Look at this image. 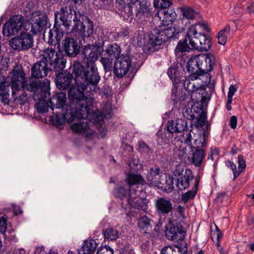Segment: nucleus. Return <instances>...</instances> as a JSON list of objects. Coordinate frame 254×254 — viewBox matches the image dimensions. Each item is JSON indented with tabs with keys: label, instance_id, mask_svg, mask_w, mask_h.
Returning <instances> with one entry per match:
<instances>
[{
	"label": "nucleus",
	"instance_id": "31",
	"mask_svg": "<svg viewBox=\"0 0 254 254\" xmlns=\"http://www.w3.org/2000/svg\"><path fill=\"white\" fill-rule=\"evenodd\" d=\"M205 156L204 150L197 148L192 153L191 157V163L195 167H200Z\"/></svg>",
	"mask_w": 254,
	"mask_h": 254
},
{
	"label": "nucleus",
	"instance_id": "36",
	"mask_svg": "<svg viewBox=\"0 0 254 254\" xmlns=\"http://www.w3.org/2000/svg\"><path fill=\"white\" fill-rule=\"evenodd\" d=\"M42 56L43 58L41 60H44L45 63L46 62L49 66L54 61L55 58H58V54L54 49L48 48L44 51Z\"/></svg>",
	"mask_w": 254,
	"mask_h": 254
},
{
	"label": "nucleus",
	"instance_id": "10",
	"mask_svg": "<svg viewBox=\"0 0 254 254\" xmlns=\"http://www.w3.org/2000/svg\"><path fill=\"white\" fill-rule=\"evenodd\" d=\"M85 91L89 93V89L82 84L75 83V84L69 88L68 91V98L71 105L75 106V109L83 102L85 98Z\"/></svg>",
	"mask_w": 254,
	"mask_h": 254
},
{
	"label": "nucleus",
	"instance_id": "15",
	"mask_svg": "<svg viewBox=\"0 0 254 254\" xmlns=\"http://www.w3.org/2000/svg\"><path fill=\"white\" fill-rule=\"evenodd\" d=\"M127 201V204L131 207L136 208L139 210L146 212L147 208V199L137 196L136 191L129 190L128 197Z\"/></svg>",
	"mask_w": 254,
	"mask_h": 254
},
{
	"label": "nucleus",
	"instance_id": "26",
	"mask_svg": "<svg viewBox=\"0 0 254 254\" xmlns=\"http://www.w3.org/2000/svg\"><path fill=\"white\" fill-rule=\"evenodd\" d=\"M193 178L191 170L186 169L183 176L177 179L176 186L181 190H185L189 188L190 180Z\"/></svg>",
	"mask_w": 254,
	"mask_h": 254
},
{
	"label": "nucleus",
	"instance_id": "19",
	"mask_svg": "<svg viewBox=\"0 0 254 254\" xmlns=\"http://www.w3.org/2000/svg\"><path fill=\"white\" fill-rule=\"evenodd\" d=\"M199 78L197 74H190L188 76L183 83V85L187 91L191 93L190 96L192 99L194 96V94L196 92V90L200 87V84L196 83L195 80Z\"/></svg>",
	"mask_w": 254,
	"mask_h": 254
},
{
	"label": "nucleus",
	"instance_id": "3",
	"mask_svg": "<svg viewBox=\"0 0 254 254\" xmlns=\"http://www.w3.org/2000/svg\"><path fill=\"white\" fill-rule=\"evenodd\" d=\"M179 27L170 26L162 24L157 28L154 29L149 35V39L147 43V50L153 51L155 47L160 46L172 38H177L180 33Z\"/></svg>",
	"mask_w": 254,
	"mask_h": 254
},
{
	"label": "nucleus",
	"instance_id": "63",
	"mask_svg": "<svg viewBox=\"0 0 254 254\" xmlns=\"http://www.w3.org/2000/svg\"><path fill=\"white\" fill-rule=\"evenodd\" d=\"M139 151L142 153H149L150 149L148 146L143 141L138 142Z\"/></svg>",
	"mask_w": 254,
	"mask_h": 254
},
{
	"label": "nucleus",
	"instance_id": "27",
	"mask_svg": "<svg viewBox=\"0 0 254 254\" xmlns=\"http://www.w3.org/2000/svg\"><path fill=\"white\" fill-rule=\"evenodd\" d=\"M49 103L51 109L53 110L54 108H61L64 107L66 101V94L61 92L56 94L49 99Z\"/></svg>",
	"mask_w": 254,
	"mask_h": 254
},
{
	"label": "nucleus",
	"instance_id": "13",
	"mask_svg": "<svg viewBox=\"0 0 254 254\" xmlns=\"http://www.w3.org/2000/svg\"><path fill=\"white\" fill-rule=\"evenodd\" d=\"M160 169L157 167H151L146 176L147 184L150 187L162 188L164 185V179Z\"/></svg>",
	"mask_w": 254,
	"mask_h": 254
},
{
	"label": "nucleus",
	"instance_id": "59",
	"mask_svg": "<svg viewBox=\"0 0 254 254\" xmlns=\"http://www.w3.org/2000/svg\"><path fill=\"white\" fill-rule=\"evenodd\" d=\"M117 193L118 196L122 200L127 197V191L123 187H119L117 189Z\"/></svg>",
	"mask_w": 254,
	"mask_h": 254
},
{
	"label": "nucleus",
	"instance_id": "40",
	"mask_svg": "<svg viewBox=\"0 0 254 254\" xmlns=\"http://www.w3.org/2000/svg\"><path fill=\"white\" fill-rule=\"evenodd\" d=\"M167 74L173 82L174 87L181 82L178 67H170L168 69Z\"/></svg>",
	"mask_w": 254,
	"mask_h": 254
},
{
	"label": "nucleus",
	"instance_id": "34",
	"mask_svg": "<svg viewBox=\"0 0 254 254\" xmlns=\"http://www.w3.org/2000/svg\"><path fill=\"white\" fill-rule=\"evenodd\" d=\"M184 248H185V249L183 252L181 247L178 245L176 247L178 249V251H177L172 246H165L162 249L161 254H187L188 252L187 243H184Z\"/></svg>",
	"mask_w": 254,
	"mask_h": 254
},
{
	"label": "nucleus",
	"instance_id": "29",
	"mask_svg": "<svg viewBox=\"0 0 254 254\" xmlns=\"http://www.w3.org/2000/svg\"><path fill=\"white\" fill-rule=\"evenodd\" d=\"M46 24V17L44 15H39L35 21L32 24L31 31L34 34L41 33L43 30L44 26Z\"/></svg>",
	"mask_w": 254,
	"mask_h": 254
},
{
	"label": "nucleus",
	"instance_id": "23",
	"mask_svg": "<svg viewBox=\"0 0 254 254\" xmlns=\"http://www.w3.org/2000/svg\"><path fill=\"white\" fill-rule=\"evenodd\" d=\"M94 99L91 97H85L83 102L80 103L76 108V110L79 113V118L84 119L91 113L90 108L92 107Z\"/></svg>",
	"mask_w": 254,
	"mask_h": 254
},
{
	"label": "nucleus",
	"instance_id": "22",
	"mask_svg": "<svg viewBox=\"0 0 254 254\" xmlns=\"http://www.w3.org/2000/svg\"><path fill=\"white\" fill-rule=\"evenodd\" d=\"M154 221L146 215L140 217L137 220V227L141 233L151 235L152 228L154 226Z\"/></svg>",
	"mask_w": 254,
	"mask_h": 254
},
{
	"label": "nucleus",
	"instance_id": "62",
	"mask_svg": "<svg viewBox=\"0 0 254 254\" xmlns=\"http://www.w3.org/2000/svg\"><path fill=\"white\" fill-rule=\"evenodd\" d=\"M171 213V217L169 218V222L170 223H173L177 221H181L183 219H180L179 215L176 210H172Z\"/></svg>",
	"mask_w": 254,
	"mask_h": 254
},
{
	"label": "nucleus",
	"instance_id": "12",
	"mask_svg": "<svg viewBox=\"0 0 254 254\" xmlns=\"http://www.w3.org/2000/svg\"><path fill=\"white\" fill-rule=\"evenodd\" d=\"M131 66V58L127 55H122L115 63L114 73L118 78H122L129 71Z\"/></svg>",
	"mask_w": 254,
	"mask_h": 254
},
{
	"label": "nucleus",
	"instance_id": "48",
	"mask_svg": "<svg viewBox=\"0 0 254 254\" xmlns=\"http://www.w3.org/2000/svg\"><path fill=\"white\" fill-rule=\"evenodd\" d=\"M8 91V87L4 85V83L1 82L0 84V99L1 98L3 102L5 103L8 102L9 94Z\"/></svg>",
	"mask_w": 254,
	"mask_h": 254
},
{
	"label": "nucleus",
	"instance_id": "35",
	"mask_svg": "<svg viewBox=\"0 0 254 254\" xmlns=\"http://www.w3.org/2000/svg\"><path fill=\"white\" fill-rule=\"evenodd\" d=\"M120 47L116 43L109 45L105 50V54L111 59H118L121 54Z\"/></svg>",
	"mask_w": 254,
	"mask_h": 254
},
{
	"label": "nucleus",
	"instance_id": "33",
	"mask_svg": "<svg viewBox=\"0 0 254 254\" xmlns=\"http://www.w3.org/2000/svg\"><path fill=\"white\" fill-rule=\"evenodd\" d=\"M180 11L183 18L188 20L194 19L200 17L199 13L190 6H185L180 7Z\"/></svg>",
	"mask_w": 254,
	"mask_h": 254
},
{
	"label": "nucleus",
	"instance_id": "49",
	"mask_svg": "<svg viewBox=\"0 0 254 254\" xmlns=\"http://www.w3.org/2000/svg\"><path fill=\"white\" fill-rule=\"evenodd\" d=\"M113 60L110 57H107L101 58L100 59L101 63L103 65L105 70L110 71L111 70L113 66Z\"/></svg>",
	"mask_w": 254,
	"mask_h": 254
},
{
	"label": "nucleus",
	"instance_id": "43",
	"mask_svg": "<svg viewBox=\"0 0 254 254\" xmlns=\"http://www.w3.org/2000/svg\"><path fill=\"white\" fill-rule=\"evenodd\" d=\"M196 56L191 57L188 61L187 65V70L190 74H197L199 76V73L197 68V63Z\"/></svg>",
	"mask_w": 254,
	"mask_h": 254
},
{
	"label": "nucleus",
	"instance_id": "1",
	"mask_svg": "<svg viewBox=\"0 0 254 254\" xmlns=\"http://www.w3.org/2000/svg\"><path fill=\"white\" fill-rule=\"evenodd\" d=\"M25 75L21 66L15 67L12 70L11 84L14 100L20 105L26 103L28 97L24 90L34 92L35 99L41 100L46 97L50 89V81L45 79L43 82L31 80L27 83Z\"/></svg>",
	"mask_w": 254,
	"mask_h": 254
},
{
	"label": "nucleus",
	"instance_id": "57",
	"mask_svg": "<svg viewBox=\"0 0 254 254\" xmlns=\"http://www.w3.org/2000/svg\"><path fill=\"white\" fill-rule=\"evenodd\" d=\"M174 188L173 179L169 177L165 181L164 189L167 192H171L173 190Z\"/></svg>",
	"mask_w": 254,
	"mask_h": 254
},
{
	"label": "nucleus",
	"instance_id": "2",
	"mask_svg": "<svg viewBox=\"0 0 254 254\" xmlns=\"http://www.w3.org/2000/svg\"><path fill=\"white\" fill-rule=\"evenodd\" d=\"M207 25L205 23H195L191 25L188 30L187 37L191 49L199 51H207L211 46L210 38L203 31H209Z\"/></svg>",
	"mask_w": 254,
	"mask_h": 254
},
{
	"label": "nucleus",
	"instance_id": "42",
	"mask_svg": "<svg viewBox=\"0 0 254 254\" xmlns=\"http://www.w3.org/2000/svg\"><path fill=\"white\" fill-rule=\"evenodd\" d=\"M89 127L87 121H80L78 123H73L71 126V130L76 133H83Z\"/></svg>",
	"mask_w": 254,
	"mask_h": 254
},
{
	"label": "nucleus",
	"instance_id": "61",
	"mask_svg": "<svg viewBox=\"0 0 254 254\" xmlns=\"http://www.w3.org/2000/svg\"><path fill=\"white\" fill-rule=\"evenodd\" d=\"M238 164H239V169L238 171H241V173L245 169L246 167V162L244 159L243 156L242 155H238Z\"/></svg>",
	"mask_w": 254,
	"mask_h": 254
},
{
	"label": "nucleus",
	"instance_id": "47",
	"mask_svg": "<svg viewBox=\"0 0 254 254\" xmlns=\"http://www.w3.org/2000/svg\"><path fill=\"white\" fill-rule=\"evenodd\" d=\"M49 90H49L48 93L46 95V96L49 94ZM46 97L47 96L46 98ZM44 98H45V97H44L43 99L39 100L40 101L35 104V107L38 113H44L48 111L49 108L50 107L49 106V103L41 101L44 99Z\"/></svg>",
	"mask_w": 254,
	"mask_h": 254
},
{
	"label": "nucleus",
	"instance_id": "55",
	"mask_svg": "<svg viewBox=\"0 0 254 254\" xmlns=\"http://www.w3.org/2000/svg\"><path fill=\"white\" fill-rule=\"evenodd\" d=\"M196 194V192L193 191H188L182 195V200L184 202L186 203L190 199L194 198Z\"/></svg>",
	"mask_w": 254,
	"mask_h": 254
},
{
	"label": "nucleus",
	"instance_id": "50",
	"mask_svg": "<svg viewBox=\"0 0 254 254\" xmlns=\"http://www.w3.org/2000/svg\"><path fill=\"white\" fill-rule=\"evenodd\" d=\"M145 35L143 33H138L134 37L133 40V44L136 47H142L145 44Z\"/></svg>",
	"mask_w": 254,
	"mask_h": 254
},
{
	"label": "nucleus",
	"instance_id": "14",
	"mask_svg": "<svg viewBox=\"0 0 254 254\" xmlns=\"http://www.w3.org/2000/svg\"><path fill=\"white\" fill-rule=\"evenodd\" d=\"M177 132H183L181 135V141L188 146L191 145L192 136L191 132L192 129H189L188 121L185 119H177L176 120Z\"/></svg>",
	"mask_w": 254,
	"mask_h": 254
},
{
	"label": "nucleus",
	"instance_id": "17",
	"mask_svg": "<svg viewBox=\"0 0 254 254\" xmlns=\"http://www.w3.org/2000/svg\"><path fill=\"white\" fill-rule=\"evenodd\" d=\"M49 66L44 60L37 61L31 67V77L35 78H42L48 75Z\"/></svg>",
	"mask_w": 254,
	"mask_h": 254
},
{
	"label": "nucleus",
	"instance_id": "38",
	"mask_svg": "<svg viewBox=\"0 0 254 254\" xmlns=\"http://www.w3.org/2000/svg\"><path fill=\"white\" fill-rule=\"evenodd\" d=\"M49 65L50 66L49 67L51 70L60 74L65 66V61L62 59L55 58L54 61L52 62V64H50Z\"/></svg>",
	"mask_w": 254,
	"mask_h": 254
},
{
	"label": "nucleus",
	"instance_id": "51",
	"mask_svg": "<svg viewBox=\"0 0 254 254\" xmlns=\"http://www.w3.org/2000/svg\"><path fill=\"white\" fill-rule=\"evenodd\" d=\"M172 96L174 98L173 99L175 101H179L181 104H184L183 102L185 101L188 96H187L185 93L182 94V95L180 96L178 95L177 89L176 87H174V89L172 90Z\"/></svg>",
	"mask_w": 254,
	"mask_h": 254
},
{
	"label": "nucleus",
	"instance_id": "5",
	"mask_svg": "<svg viewBox=\"0 0 254 254\" xmlns=\"http://www.w3.org/2000/svg\"><path fill=\"white\" fill-rule=\"evenodd\" d=\"M82 16L78 14L74 19V24L69 33L78 37H91L94 32V25L93 21L86 17L84 21L81 20Z\"/></svg>",
	"mask_w": 254,
	"mask_h": 254
},
{
	"label": "nucleus",
	"instance_id": "54",
	"mask_svg": "<svg viewBox=\"0 0 254 254\" xmlns=\"http://www.w3.org/2000/svg\"><path fill=\"white\" fill-rule=\"evenodd\" d=\"M227 166L232 170L234 174L233 180H235L240 174L241 171L237 170L236 165L232 161H228Z\"/></svg>",
	"mask_w": 254,
	"mask_h": 254
},
{
	"label": "nucleus",
	"instance_id": "25",
	"mask_svg": "<svg viewBox=\"0 0 254 254\" xmlns=\"http://www.w3.org/2000/svg\"><path fill=\"white\" fill-rule=\"evenodd\" d=\"M72 75L74 76L76 84L83 83V78L85 74L86 66L84 67L79 62L74 61L71 66Z\"/></svg>",
	"mask_w": 254,
	"mask_h": 254
},
{
	"label": "nucleus",
	"instance_id": "60",
	"mask_svg": "<svg viewBox=\"0 0 254 254\" xmlns=\"http://www.w3.org/2000/svg\"><path fill=\"white\" fill-rule=\"evenodd\" d=\"M172 3L171 0H161V7L159 11L160 13V10H166L168 8H170V7L172 5Z\"/></svg>",
	"mask_w": 254,
	"mask_h": 254
},
{
	"label": "nucleus",
	"instance_id": "18",
	"mask_svg": "<svg viewBox=\"0 0 254 254\" xmlns=\"http://www.w3.org/2000/svg\"><path fill=\"white\" fill-rule=\"evenodd\" d=\"M166 236L169 240L173 241L182 240L185 237V232L182 225L175 226L173 223L169 224L165 232Z\"/></svg>",
	"mask_w": 254,
	"mask_h": 254
},
{
	"label": "nucleus",
	"instance_id": "16",
	"mask_svg": "<svg viewBox=\"0 0 254 254\" xmlns=\"http://www.w3.org/2000/svg\"><path fill=\"white\" fill-rule=\"evenodd\" d=\"M156 212L160 216H166L173 209V203L169 199L161 197L155 201Z\"/></svg>",
	"mask_w": 254,
	"mask_h": 254
},
{
	"label": "nucleus",
	"instance_id": "7",
	"mask_svg": "<svg viewBox=\"0 0 254 254\" xmlns=\"http://www.w3.org/2000/svg\"><path fill=\"white\" fill-rule=\"evenodd\" d=\"M196 56L199 77L205 76V82H210V77L208 72L212 71L215 64V57L210 53L206 55H198Z\"/></svg>",
	"mask_w": 254,
	"mask_h": 254
},
{
	"label": "nucleus",
	"instance_id": "28",
	"mask_svg": "<svg viewBox=\"0 0 254 254\" xmlns=\"http://www.w3.org/2000/svg\"><path fill=\"white\" fill-rule=\"evenodd\" d=\"M160 14L162 18V24L167 25L171 24L177 18L176 13L173 8H168L164 11L160 10Z\"/></svg>",
	"mask_w": 254,
	"mask_h": 254
},
{
	"label": "nucleus",
	"instance_id": "56",
	"mask_svg": "<svg viewBox=\"0 0 254 254\" xmlns=\"http://www.w3.org/2000/svg\"><path fill=\"white\" fill-rule=\"evenodd\" d=\"M176 120H171L167 122V130L170 133H177V129H176Z\"/></svg>",
	"mask_w": 254,
	"mask_h": 254
},
{
	"label": "nucleus",
	"instance_id": "11",
	"mask_svg": "<svg viewBox=\"0 0 254 254\" xmlns=\"http://www.w3.org/2000/svg\"><path fill=\"white\" fill-rule=\"evenodd\" d=\"M23 23L21 15L12 16L2 27V33L5 36L14 35L20 30Z\"/></svg>",
	"mask_w": 254,
	"mask_h": 254
},
{
	"label": "nucleus",
	"instance_id": "39",
	"mask_svg": "<svg viewBox=\"0 0 254 254\" xmlns=\"http://www.w3.org/2000/svg\"><path fill=\"white\" fill-rule=\"evenodd\" d=\"M9 44L14 50H18V51L26 50L19 35L11 38L9 41Z\"/></svg>",
	"mask_w": 254,
	"mask_h": 254
},
{
	"label": "nucleus",
	"instance_id": "24",
	"mask_svg": "<svg viewBox=\"0 0 254 254\" xmlns=\"http://www.w3.org/2000/svg\"><path fill=\"white\" fill-rule=\"evenodd\" d=\"M212 92L213 90L210 87L201 85L194 94V97L195 99L193 98L192 99L196 102L201 101L204 103L210 99Z\"/></svg>",
	"mask_w": 254,
	"mask_h": 254
},
{
	"label": "nucleus",
	"instance_id": "4",
	"mask_svg": "<svg viewBox=\"0 0 254 254\" xmlns=\"http://www.w3.org/2000/svg\"><path fill=\"white\" fill-rule=\"evenodd\" d=\"M125 3V12L130 19L138 20L151 15V5L147 0H121L120 4Z\"/></svg>",
	"mask_w": 254,
	"mask_h": 254
},
{
	"label": "nucleus",
	"instance_id": "8",
	"mask_svg": "<svg viewBox=\"0 0 254 254\" xmlns=\"http://www.w3.org/2000/svg\"><path fill=\"white\" fill-rule=\"evenodd\" d=\"M78 14H81L79 12H77L74 9L73 5H67L61 7L60 11L55 13V19H60L62 25L65 28V31H68L71 24V22L75 16Z\"/></svg>",
	"mask_w": 254,
	"mask_h": 254
},
{
	"label": "nucleus",
	"instance_id": "20",
	"mask_svg": "<svg viewBox=\"0 0 254 254\" xmlns=\"http://www.w3.org/2000/svg\"><path fill=\"white\" fill-rule=\"evenodd\" d=\"M65 53L70 57H75L79 53L80 47L77 40L72 38H65L63 42Z\"/></svg>",
	"mask_w": 254,
	"mask_h": 254
},
{
	"label": "nucleus",
	"instance_id": "64",
	"mask_svg": "<svg viewBox=\"0 0 254 254\" xmlns=\"http://www.w3.org/2000/svg\"><path fill=\"white\" fill-rule=\"evenodd\" d=\"M96 254H113V251L110 248L100 247L98 249Z\"/></svg>",
	"mask_w": 254,
	"mask_h": 254
},
{
	"label": "nucleus",
	"instance_id": "44",
	"mask_svg": "<svg viewBox=\"0 0 254 254\" xmlns=\"http://www.w3.org/2000/svg\"><path fill=\"white\" fill-rule=\"evenodd\" d=\"M62 24H59L57 20L55 19V24L53 27L55 32V38L56 42L55 44H59L64 36V30L62 28Z\"/></svg>",
	"mask_w": 254,
	"mask_h": 254
},
{
	"label": "nucleus",
	"instance_id": "32",
	"mask_svg": "<svg viewBox=\"0 0 254 254\" xmlns=\"http://www.w3.org/2000/svg\"><path fill=\"white\" fill-rule=\"evenodd\" d=\"M126 182L131 187L134 185H143L145 183V181L140 175L128 173L127 175Z\"/></svg>",
	"mask_w": 254,
	"mask_h": 254
},
{
	"label": "nucleus",
	"instance_id": "21",
	"mask_svg": "<svg viewBox=\"0 0 254 254\" xmlns=\"http://www.w3.org/2000/svg\"><path fill=\"white\" fill-rule=\"evenodd\" d=\"M73 79L72 74L65 71L64 73H61L57 75L56 84L59 89L64 90L70 86Z\"/></svg>",
	"mask_w": 254,
	"mask_h": 254
},
{
	"label": "nucleus",
	"instance_id": "41",
	"mask_svg": "<svg viewBox=\"0 0 254 254\" xmlns=\"http://www.w3.org/2000/svg\"><path fill=\"white\" fill-rule=\"evenodd\" d=\"M22 39L23 45L25 46L27 50L32 48L34 44V38L33 35L27 32H21L19 34Z\"/></svg>",
	"mask_w": 254,
	"mask_h": 254
},
{
	"label": "nucleus",
	"instance_id": "6",
	"mask_svg": "<svg viewBox=\"0 0 254 254\" xmlns=\"http://www.w3.org/2000/svg\"><path fill=\"white\" fill-rule=\"evenodd\" d=\"M100 79L96 65H86L85 74L82 84L89 89L90 94L100 92V88L98 86Z\"/></svg>",
	"mask_w": 254,
	"mask_h": 254
},
{
	"label": "nucleus",
	"instance_id": "58",
	"mask_svg": "<svg viewBox=\"0 0 254 254\" xmlns=\"http://www.w3.org/2000/svg\"><path fill=\"white\" fill-rule=\"evenodd\" d=\"M7 220L4 216L0 217V232L4 234L6 229Z\"/></svg>",
	"mask_w": 254,
	"mask_h": 254
},
{
	"label": "nucleus",
	"instance_id": "52",
	"mask_svg": "<svg viewBox=\"0 0 254 254\" xmlns=\"http://www.w3.org/2000/svg\"><path fill=\"white\" fill-rule=\"evenodd\" d=\"M94 122L99 125H102L104 122V114L99 111L95 112L93 114Z\"/></svg>",
	"mask_w": 254,
	"mask_h": 254
},
{
	"label": "nucleus",
	"instance_id": "45",
	"mask_svg": "<svg viewBox=\"0 0 254 254\" xmlns=\"http://www.w3.org/2000/svg\"><path fill=\"white\" fill-rule=\"evenodd\" d=\"M230 31V27L229 25L220 30L217 34L218 42L219 44L224 45L226 44L228 36Z\"/></svg>",
	"mask_w": 254,
	"mask_h": 254
},
{
	"label": "nucleus",
	"instance_id": "46",
	"mask_svg": "<svg viewBox=\"0 0 254 254\" xmlns=\"http://www.w3.org/2000/svg\"><path fill=\"white\" fill-rule=\"evenodd\" d=\"M105 239L108 241L116 240L119 238L118 231L113 228H107L103 232Z\"/></svg>",
	"mask_w": 254,
	"mask_h": 254
},
{
	"label": "nucleus",
	"instance_id": "53",
	"mask_svg": "<svg viewBox=\"0 0 254 254\" xmlns=\"http://www.w3.org/2000/svg\"><path fill=\"white\" fill-rule=\"evenodd\" d=\"M183 115L185 118L189 120H193L195 118L194 114L192 109L190 108L184 109L183 112Z\"/></svg>",
	"mask_w": 254,
	"mask_h": 254
},
{
	"label": "nucleus",
	"instance_id": "9",
	"mask_svg": "<svg viewBox=\"0 0 254 254\" xmlns=\"http://www.w3.org/2000/svg\"><path fill=\"white\" fill-rule=\"evenodd\" d=\"M103 49L101 47L95 45H86L82 52L83 60L88 65H96L95 62L101 55Z\"/></svg>",
	"mask_w": 254,
	"mask_h": 254
},
{
	"label": "nucleus",
	"instance_id": "30",
	"mask_svg": "<svg viewBox=\"0 0 254 254\" xmlns=\"http://www.w3.org/2000/svg\"><path fill=\"white\" fill-rule=\"evenodd\" d=\"M97 248V243L94 240L90 239L84 241L83 244L79 250V254H93Z\"/></svg>",
	"mask_w": 254,
	"mask_h": 254
},
{
	"label": "nucleus",
	"instance_id": "37",
	"mask_svg": "<svg viewBox=\"0 0 254 254\" xmlns=\"http://www.w3.org/2000/svg\"><path fill=\"white\" fill-rule=\"evenodd\" d=\"M188 38L187 36L183 41H180L175 49L176 55L177 57H181L183 53L189 52L191 49L188 44Z\"/></svg>",
	"mask_w": 254,
	"mask_h": 254
}]
</instances>
